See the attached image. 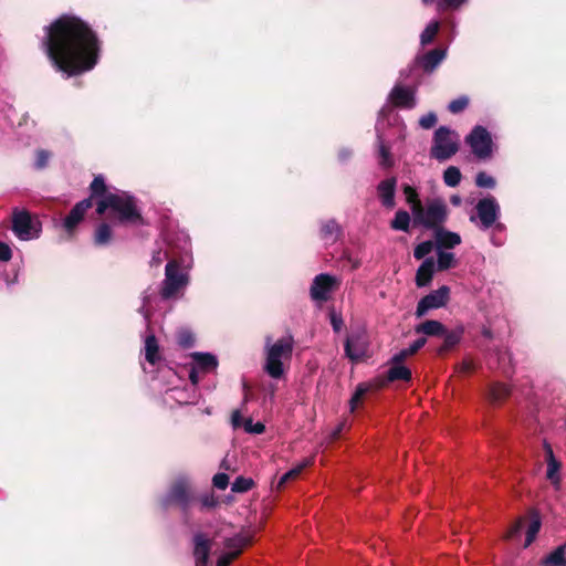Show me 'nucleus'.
I'll return each instance as SVG.
<instances>
[{
  "instance_id": "1",
  "label": "nucleus",
  "mask_w": 566,
  "mask_h": 566,
  "mask_svg": "<svg viewBox=\"0 0 566 566\" xmlns=\"http://www.w3.org/2000/svg\"><path fill=\"white\" fill-rule=\"evenodd\" d=\"M42 46L55 70L66 77L91 71L98 61L96 34L74 15L64 14L45 27Z\"/></svg>"
},
{
  "instance_id": "2",
  "label": "nucleus",
  "mask_w": 566,
  "mask_h": 566,
  "mask_svg": "<svg viewBox=\"0 0 566 566\" xmlns=\"http://www.w3.org/2000/svg\"><path fill=\"white\" fill-rule=\"evenodd\" d=\"M107 210L123 224H142L143 217L134 196L123 190H115L103 196L97 201L96 212L105 213Z\"/></svg>"
},
{
  "instance_id": "3",
  "label": "nucleus",
  "mask_w": 566,
  "mask_h": 566,
  "mask_svg": "<svg viewBox=\"0 0 566 566\" xmlns=\"http://www.w3.org/2000/svg\"><path fill=\"white\" fill-rule=\"evenodd\" d=\"M293 349L294 338L291 334L282 336L275 342L271 336H266L263 370L273 379L282 378L285 374L284 364L291 359Z\"/></svg>"
},
{
  "instance_id": "4",
  "label": "nucleus",
  "mask_w": 566,
  "mask_h": 566,
  "mask_svg": "<svg viewBox=\"0 0 566 566\" xmlns=\"http://www.w3.org/2000/svg\"><path fill=\"white\" fill-rule=\"evenodd\" d=\"M448 218V206L441 198H433L426 201L424 205L415 206L412 219L415 224L426 229L437 230L446 222Z\"/></svg>"
},
{
  "instance_id": "5",
  "label": "nucleus",
  "mask_w": 566,
  "mask_h": 566,
  "mask_svg": "<svg viewBox=\"0 0 566 566\" xmlns=\"http://www.w3.org/2000/svg\"><path fill=\"white\" fill-rule=\"evenodd\" d=\"M189 283L187 271L180 269V264L176 260L169 261L165 266V279L160 286V297L163 300H171L178 296Z\"/></svg>"
},
{
  "instance_id": "6",
  "label": "nucleus",
  "mask_w": 566,
  "mask_h": 566,
  "mask_svg": "<svg viewBox=\"0 0 566 566\" xmlns=\"http://www.w3.org/2000/svg\"><path fill=\"white\" fill-rule=\"evenodd\" d=\"M459 150V135L446 127L440 126L433 136V145L430 150L431 157L439 161L451 158Z\"/></svg>"
},
{
  "instance_id": "7",
  "label": "nucleus",
  "mask_w": 566,
  "mask_h": 566,
  "mask_svg": "<svg viewBox=\"0 0 566 566\" xmlns=\"http://www.w3.org/2000/svg\"><path fill=\"white\" fill-rule=\"evenodd\" d=\"M501 208L497 200L493 196L482 198L475 205V214L470 216V221L476 227L486 231L492 228L499 220Z\"/></svg>"
},
{
  "instance_id": "8",
  "label": "nucleus",
  "mask_w": 566,
  "mask_h": 566,
  "mask_svg": "<svg viewBox=\"0 0 566 566\" xmlns=\"http://www.w3.org/2000/svg\"><path fill=\"white\" fill-rule=\"evenodd\" d=\"M465 143L470 146L472 154L481 160L491 158L493 154V140L490 132L476 125L465 137Z\"/></svg>"
},
{
  "instance_id": "9",
  "label": "nucleus",
  "mask_w": 566,
  "mask_h": 566,
  "mask_svg": "<svg viewBox=\"0 0 566 566\" xmlns=\"http://www.w3.org/2000/svg\"><path fill=\"white\" fill-rule=\"evenodd\" d=\"M345 356L353 363L363 359L368 350L369 342L365 329L350 331L345 340Z\"/></svg>"
},
{
  "instance_id": "10",
  "label": "nucleus",
  "mask_w": 566,
  "mask_h": 566,
  "mask_svg": "<svg viewBox=\"0 0 566 566\" xmlns=\"http://www.w3.org/2000/svg\"><path fill=\"white\" fill-rule=\"evenodd\" d=\"M12 231L18 239L29 241L39 237L40 228L36 227L27 210L14 209L12 213Z\"/></svg>"
},
{
  "instance_id": "11",
  "label": "nucleus",
  "mask_w": 566,
  "mask_h": 566,
  "mask_svg": "<svg viewBox=\"0 0 566 566\" xmlns=\"http://www.w3.org/2000/svg\"><path fill=\"white\" fill-rule=\"evenodd\" d=\"M190 502V486L186 478L177 479L163 500L165 506L176 503L184 512L188 510Z\"/></svg>"
},
{
  "instance_id": "12",
  "label": "nucleus",
  "mask_w": 566,
  "mask_h": 566,
  "mask_svg": "<svg viewBox=\"0 0 566 566\" xmlns=\"http://www.w3.org/2000/svg\"><path fill=\"white\" fill-rule=\"evenodd\" d=\"M338 284L339 282L336 276L328 273H321L316 275L312 282L310 295L313 301L326 302Z\"/></svg>"
},
{
  "instance_id": "13",
  "label": "nucleus",
  "mask_w": 566,
  "mask_h": 566,
  "mask_svg": "<svg viewBox=\"0 0 566 566\" xmlns=\"http://www.w3.org/2000/svg\"><path fill=\"white\" fill-rule=\"evenodd\" d=\"M450 295V289L446 285L432 291L428 295L423 296L417 305L416 316L418 318L424 316L429 311L443 307Z\"/></svg>"
},
{
  "instance_id": "14",
  "label": "nucleus",
  "mask_w": 566,
  "mask_h": 566,
  "mask_svg": "<svg viewBox=\"0 0 566 566\" xmlns=\"http://www.w3.org/2000/svg\"><path fill=\"white\" fill-rule=\"evenodd\" d=\"M93 206L92 199L86 198L77 202L70 213L65 217L63 220V228L64 230L72 234L76 227L82 222L84 219V216L88 209H91Z\"/></svg>"
},
{
  "instance_id": "15",
  "label": "nucleus",
  "mask_w": 566,
  "mask_h": 566,
  "mask_svg": "<svg viewBox=\"0 0 566 566\" xmlns=\"http://www.w3.org/2000/svg\"><path fill=\"white\" fill-rule=\"evenodd\" d=\"M389 98L395 106L412 109L417 105L416 92L410 87L396 85L390 94Z\"/></svg>"
},
{
  "instance_id": "16",
  "label": "nucleus",
  "mask_w": 566,
  "mask_h": 566,
  "mask_svg": "<svg viewBox=\"0 0 566 566\" xmlns=\"http://www.w3.org/2000/svg\"><path fill=\"white\" fill-rule=\"evenodd\" d=\"M195 566H208L211 541L202 532H197L192 538Z\"/></svg>"
},
{
  "instance_id": "17",
  "label": "nucleus",
  "mask_w": 566,
  "mask_h": 566,
  "mask_svg": "<svg viewBox=\"0 0 566 566\" xmlns=\"http://www.w3.org/2000/svg\"><path fill=\"white\" fill-rule=\"evenodd\" d=\"M397 179L395 177L387 178L380 181L377 186V192L381 205L388 209L395 207Z\"/></svg>"
},
{
  "instance_id": "18",
  "label": "nucleus",
  "mask_w": 566,
  "mask_h": 566,
  "mask_svg": "<svg viewBox=\"0 0 566 566\" xmlns=\"http://www.w3.org/2000/svg\"><path fill=\"white\" fill-rule=\"evenodd\" d=\"M447 50L446 49H434L431 50L420 57H418V62L424 72L431 73L433 72L438 65L446 59Z\"/></svg>"
},
{
  "instance_id": "19",
  "label": "nucleus",
  "mask_w": 566,
  "mask_h": 566,
  "mask_svg": "<svg viewBox=\"0 0 566 566\" xmlns=\"http://www.w3.org/2000/svg\"><path fill=\"white\" fill-rule=\"evenodd\" d=\"M434 244L437 250L452 249L461 243V237L440 227L434 230Z\"/></svg>"
},
{
  "instance_id": "20",
  "label": "nucleus",
  "mask_w": 566,
  "mask_h": 566,
  "mask_svg": "<svg viewBox=\"0 0 566 566\" xmlns=\"http://www.w3.org/2000/svg\"><path fill=\"white\" fill-rule=\"evenodd\" d=\"M544 449L546 451V462H547L546 476L555 486H559L560 463L556 460L553 449L547 442H544Z\"/></svg>"
},
{
  "instance_id": "21",
  "label": "nucleus",
  "mask_w": 566,
  "mask_h": 566,
  "mask_svg": "<svg viewBox=\"0 0 566 566\" xmlns=\"http://www.w3.org/2000/svg\"><path fill=\"white\" fill-rule=\"evenodd\" d=\"M191 365L205 374L214 370L218 366L217 357L210 353L195 352L191 354Z\"/></svg>"
},
{
  "instance_id": "22",
  "label": "nucleus",
  "mask_w": 566,
  "mask_h": 566,
  "mask_svg": "<svg viewBox=\"0 0 566 566\" xmlns=\"http://www.w3.org/2000/svg\"><path fill=\"white\" fill-rule=\"evenodd\" d=\"M434 268L436 263L433 258H426L423 260L416 273V285L418 287H424L430 284L434 273Z\"/></svg>"
},
{
  "instance_id": "23",
  "label": "nucleus",
  "mask_w": 566,
  "mask_h": 566,
  "mask_svg": "<svg viewBox=\"0 0 566 566\" xmlns=\"http://www.w3.org/2000/svg\"><path fill=\"white\" fill-rule=\"evenodd\" d=\"M342 233L340 226L334 219L322 222L321 237L327 244L335 243Z\"/></svg>"
},
{
  "instance_id": "24",
  "label": "nucleus",
  "mask_w": 566,
  "mask_h": 566,
  "mask_svg": "<svg viewBox=\"0 0 566 566\" xmlns=\"http://www.w3.org/2000/svg\"><path fill=\"white\" fill-rule=\"evenodd\" d=\"M377 157L378 164L382 168H390L394 165V159L390 153V146L386 145L382 136L377 133Z\"/></svg>"
},
{
  "instance_id": "25",
  "label": "nucleus",
  "mask_w": 566,
  "mask_h": 566,
  "mask_svg": "<svg viewBox=\"0 0 566 566\" xmlns=\"http://www.w3.org/2000/svg\"><path fill=\"white\" fill-rule=\"evenodd\" d=\"M145 359L151 364L155 365L161 359V356L159 354V345L154 334H150L145 339Z\"/></svg>"
},
{
  "instance_id": "26",
  "label": "nucleus",
  "mask_w": 566,
  "mask_h": 566,
  "mask_svg": "<svg viewBox=\"0 0 566 566\" xmlns=\"http://www.w3.org/2000/svg\"><path fill=\"white\" fill-rule=\"evenodd\" d=\"M390 367L387 370V379L389 381L396 380H405L408 381L411 379V370L406 367L403 364L390 363Z\"/></svg>"
},
{
  "instance_id": "27",
  "label": "nucleus",
  "mask_w": 566,
  "mask_h": 566,
  "mask_svg": "<svg viewBox=\"0 0 566 566\" xmlns=\"http://www.w3.org/2000/svg\"><path fill=\"white\" fill-rule=\"evenodd\" d=\"M543 566H566V544L559 545L543 560Z\"/></svg>"
},
{
  "instance_id": "28",
  "label": "nucleus",
  "mask_w": 566,
  "mask_h": 566,
  "mask_svg": "<svg viewBox=\"0 0 566 566\" xmlns=\"http://www.w3.org/2000/svg\"><path fill=\"white\" fill-rule=\"evenodd\" d=\"M446 328L442 323L434 319L426 321L418 326H416V333H421L427 336H440L444 334Z\"/></svg>"
},
{
  "instance_id": "29",
  "label": "nucleus",
  "mask_w": 566,
  "mask_h": 566,
  "mask_svg": "<svg viewBox=\"0 0 566 566\" xmlns=\"http://www.w3.org/2000/svg\"><path fill=\"white\" fill-rule=\"evenodd\" d=\"M531 522L528 524L527 531H526V538L524 547H528L534 539L536 538V535L538 534L542 525L541 515L537 511H531L530 513Z\"/></svg>"
},
{
  "instance_id": "30",
  "label": "nucleus",
  "mask_w": 566,
  "mask_h": 566,
  "mask_svg": "<svg viewBox=\"0 0 566 566\" xmlns=\"http://www.w3.org/2000/svg\"><path fill=\"white\" fill-rule=\"evenodd\" d=\"M113 238L112 228L108 223L103 222L97 226L94 233V244L97 247H104L111 243Z\"/></svg>"
},
{
  "instance_id": "31",
  "label": "nucleus",
  "mask_w": 566,
  "mask_h": 566,
  "mask_svg": "<svg viewBox=\"0 0 566 566\" xmlns=\"http://www.w3.org/2000/svg\"><path fill=\"white\" fill-rule=\"evenodd\" d=\"M423 4H430L433 0H421ZM439 11H458L465 6L469 0H434Z\"/></svg>"
},
{
  "instance_id": "32",
  "label": "nucleus",
  "mask_w": 566,
  "mask_h": 566,
  "mask_svg": "<svg viewBox=\"0 0 566 566\" xmlns=\"http://www.w3.org/2000/svg\"><path fill=\"white\" fill-rule=\"evenodd\" d=\"M249 539L248 537L238 534L233 537L226 538L224 541V548L229 551L230 553H235V557L241 553L243 547L248 545Z\"/></svg>"
},
{
  "instance_id": "33",
  "label": "nucleus",
  "mask_w": 566,
  "mask_h": 566,
  "mask_svg": "<svg viewBox=\"0 0 566 566\" xmlns=\"http://www.w3.org/2000/svg\"><path fill=\"white\" fill-rule=\"evenodd\" d=\"M410 226V216L405 210H399L396 212L395 218L390 222V227L394 230L408 232Z\"/></svg>"
},
{
  "instance_id": "34",
  "label": "nucleus",
  "mask_w": 566,
  "mask_h": 566,
  "mask_svg": "<svg viewBox=\"0 0 566 566\" xmlns=\"http://www.w3.org/2000/svg\"><path fill=\"white\" fill-rule=\"evenodd\" d=\"M440 29L439 21H430L420 34V43L422 46L430 44Z\"/></svg>"
},
{
  "instance_id": "35",
  "label": "nucleus",
  "mask_w": 566,
  "mask_h": 566,
  "mask_svg": "<svg viewBox=\"0 0 566 566\" xmlns=\"http://www.w3.org/2000/svg\"><path fill=\"white\" fill-rule=\"evenodd\" d=\"M438 260L437 268L440 271L448 270L455 265V255L453 252H448L444 250H437Z\"/></svg>"
},
{
  "instance_id": "36",
  "label": "nucleus",
  "mask_w": 566,
  "mask_h": 566,
  "mask_svg": "<svg viewBox=\"0 0 566 566\" xmlns=\"http://www.w3.org/2000/svg\"><path fill=\"white\" fill-rule=\"evenodd\" d=\"M461 171L455 166H449L443 171V181L448 187H457L461 181Z\"/></svg>"
},
{
  "instance_id": "37",
  "label": "nucleus",
  "mask_w": 566,
  "mask_h": 566,
  "mask_svg": "<svg viewBox=\"0 0 566 566\" xmlns=\"http://www.w3.org/2000/svg\"><path fill=\"white\" fill-rule=\"evenodd\" d=\"M90 188L92 197H99V199H102L103 196L108 193L106 190L105 179L102 175H98L93 179Z\"/></svg>"
},
{
  "instance_id": "38",
  "label": "nucleus",
  "mask_w": 566,
  "mask_h": 566,
  "mask_svg": "<svg viewBox=\"0 0 566 566\" xmlns=\"http://www.w3.org/2000/svg\"><path fill=\"white\" fill-rule=\"evenodd\" d=\"M511 390L509 386L504 384H495L490 390V397L494 402L501 401L510 395Z\"/></svg>"
},
{
  "instance_id": "39",
  "label": "nucleus",
  "mask_w": 566,
  "mask_h": 566,
  "mask_svg": "<svg viewBox=\"0 0 566 566\" xmlns=\"http://www.w3.org/2000/svg\"><path fill=\"white\" fill-rule=\"evenodd\" d=\"M462 334H463L462 328L451 331V332L446 331L444 334H442V336L444 337L443 348L448 349V348H451L454 345H457L460 342Z\"/></svg>"
},
{
  "instance_id": "40",
  "label": "nucleus",
  "mask_w": 566,
  "mask_h": 566,
  "mask_svg": "<svg viewBox=\"0 0 566 566\" xmlns=\"http://www.w3.org/2000/svg\"><path fill=\"white\" fill-rule=\"evenodd\" d=\"M436 247L434 242L428 240V241H423L421 243H419L415 250H413V256L417 259V260H421V259H424L428 254L431 253V251L433 250V248Z\"/></svg>"
},
{
  "instance_id": "41",
  "label": "nucleus",
  "mask_w": 566,
  "mask_h": 566,
  "mask_svg": "<svg viewBox=\"0 0 566 566\" xmlns=\"http://www.w3.org/2000/svg\"><path fill=\"white\" fill-rule=\"evenodd\" d=\"M475 184L479 188L493 189L496 186L495 179L484 171L476 174Z\"/></svg>"
},
{
  "instance_id": "42",
  "label": "nucleus",
  "mask_w": 566,
  "mask_h": 566,
  "mask_svg": "<svg viewBox=\"0 0 566 566\" xmlns=\"http://www.w3.org/2000/svg\"><path fill=\"white\" fill-rule=\"evenodd\" d=\"M311 463L310 460H305L303 461L302 463H300L298 465H296L295 468L289 470L287 472H285L280 481H279V486H282L284 483H286L289 480L291 479H294L296 478L304 468H306L308 464Z\"/></svg>"
},
{
  "instance_id": "43",
  "label": "nucleus",
  "mask_w": 566,
  "mask_h": 566,
  "mask_svg": "<svg viewBox=\"0 0 566 566\" xmlns=\"http://www.w3.org/2000/svg\"><path fill=\"white\" fill-rule=\"evenodd\" d=\"M253 486V480L244 476H238L232 485L231 490L237 493H243L249 491Z\"/></svg>"
},
{
  "instance_id": "44",
  "label": "nucleus",
  "mask_w": 566,
  "mask_h": 566,
  "mask_svg": "<svg viewBox=\"0 0 566 566\" xmlns=\"http://www.w3.org/2000/svg\"><path fill=\"white\" fill-rule=\"evenodd\" d=\"M469 105V98L464 95L451 101L448 105V109L452 114H458L464 111Z\"/></svg>"
},
{
  "instance_id": "45",
  "label": "nucleus",
  "mask_w": 566,
  "mask_h": 566,
  "mask_svg": "<svg viewBox=\"0 0 566 566\" xmlns=\"http://www.w3.org/2000/svg\"><path fill=\"white\" fill-rule=\"evenodd\" d=\"M403 193L406 195V200L408 205L410 206L411 213L413 212L415 206H420L422 202L420 201L418 193L415 188L411 186H405L403 187Z\"/></svg>"
},
{
  "instance_id": "46",
  "label": "nucleus",
  "mask_w": 566,
  "mask_h": 566,
  "mask_svg": "<svg viewBox=\"0 0 566 566\" xmlns=\"http://www.w3.org/2000/svg\"><path fill=\"white\" fill-rule=\"evenodd\" d=\"M243 429L248 433L260 434L264 432L265 427L262 422H253L251 418H247L243 421Z\"/></svg>"
},
{
  "instance_id": "47",
  "label": "nucleus",
  "mask_w": 566,
  "mask_h": 566,
  "mask_svg": "<svg viewBox=\"0 0 566 566\" xmlns=\"http://www.w3.org/2000/svg\"><path fill=\"white\" fill-rule=\"evenodd\" d=\"M50 158H51V154L48 150H44V149L36 150L34 167L36 169L45 168L49 164Z\"/></svg>"
},
{
  "instance_id": "48",
  "label": "nucleus",
  "mask_w": 566,
  "mask_h": 566,
  "mask_svg": "<svg viewBox=\"0 0 566 566\" xmlns=\"http://www.w3.org/2000/svg\"><path fill=\"white\" fill-rule=\"evenodd\" d=\"M367 387L365 385H358L353 397L349 400V408L350 411L354 412L357 408L358 402L360 401L361 397L366 394Z\"/></svg>"
},
{
  "instance_id": "49",
  "label": "nucleus",
  "mask_w": 566,
  "mask_h": 566,
  "mask_svg": "<svg viewBox=\"0 0 566 566\" xmlns=\"http://www.w3.org/2000/svg\"><path fill=\"white\" fill-rule=\"evenodd\" d=\"M174 399L178 403H186V391L180 388H171L166 392V400Z\"/></svg>"
},
{
  "instance_id": "50",
  "label": "nucleus",
  "mask_w": 566,
  "mask_h": 566,
  "mask_svg": "<svg viewBox=\"0 0 566 566\" xmlns=\"http://www.w3.org/2000/svg\"><path fill=\"white\" fill-rule=\"evenodd\" d=\"M201 509H213L218 505V499L212 493L202 494L199 499Z\"/></svg>"
},
{
  "instance_id": "51",
  "label": "nucleus",
  "mask_w": 566,
  "mask_h": 566,
  "mask_svg": "<svg viewBox=\"0 0 566 566\" xmlns=\"http://www.w3.org/2000/svg\"><path fill=\"white\" fill-rule=\"evenodd\" d=\"M437 123V115L433 112H429L428 114L423 115L419 119V125L423 129H430L432 128Z\"/></svg>"
},
{
  "instance_id": "52",
  "label": "nucleus",
  "mask_w": 566,
  "mask_h": 566,
  "mask_svg": "<svg viewBox=\"0 0 566 566\" xmlns=\"http://www.w3.org/2000/svg\"><path fill=\"white\" fill-rule=\"evenodd\" d=\"M150 296H151V294H150L149 290H146L143 292V294H142L143 304L138 310V312L144 316V318L146 321L149 318V315H150L149 308H148V303H149Z\"/></svg>"
},
{
  "instance_id": "53",
  "label": "nucleus",
  "mask_w": 566,
  "mask_h": 566,
  "mask_svg": "<svg viewBox=\"0 0 566 566\" xmlns=\"http://www.w3.org/2000/svg\"><path fill=\"white\" fill-rule=\"evenodd\" d=\"M213 485L219 490H226L229 484V476L226 473H217L212 479Z\"/></svg>"
},
{
  "instance_id": "54",
  "label": "nucleus",
  "mask_w": 566,
  "mask_h": 566,
  "mask_svg": "<svg viewBox=\"0 0 566 566\" xmlns=\"http://www.w3.org/2000/svg\"><path fill=\"white\" fill-rule=\"evenodd\" d=\"M329 317H331V325L333 327V331L336 333L340 332V329L343 328V325H344V321H343L342 316L339 314H337L336 312H331Z\"/></svg>"
},
{
  "instance_id": "55",
  "label": "nucleus",
  "mask_w": 566,
  "mask_h": 566,
  "mask_svg": "<svg viewBox=\"0 0 566 566\" xmlns=\"http://www.w3.org/2000/svg\"><path fill=\"white\" fill-rule=\"evenodd\" d=\"M235 558V553H230L227 551L226 553H222L218 559L216 566H229L230 563Z\"/></svg>"
},
{
  "instance_id": "56",
  "label": "nucleus",
  "mask_w": 566,
  "mask_h": 566,
  "mask_svg": "<svg viewBox=\"0 0 566 566\" xmlns=\"http://www.w3.org/2000/svg\"><path fill=\"white\" fill-rule=\"evenodd\" d=\"M12 258V250L9 244L0 241V261L8 262Z\"/></svg>"
},
{
  "instance_id": "57",
  "label": "nucleus",
  "mask_w": 566,
  "mask_h": 566,
  "mask_svg": "<svg viewBox=\"0 0 566 566\" xmlns=\"http://www.w3.org/2000/svg\"><path fill=\"white\" fill-rule=\"evenodd\" d=\"M412 354L408 352V348H403L401 350H399L398 353H396L391 358H390V363H398V364H402L403 360L411 356Z\"/></svg>"
},
{
  "instance_id": "58",
  "label": "nucleus",
  "mask_w": 566,
  "mask_h": 566,
  "mask_svg": "<svg viewBox=\"0 0 566 566\" xmlns=\"http://www.w3.org/2000/svg\"><path fill=\"white\" fill-rule=\"evenodd\" d=\"M178 342L180 345L188 347V346L192 345L193 337H192L191 333L185 331L179 334Z\"/></svg>"
},
{
  "instance_id": "59",
  "label": "nucleus",
  "mask_w": 566,
  "mask_h": 566,
  "mask_svg": "<svg viewBox=\"0 0 566 566\" xmlns=\"http://www.w3.org/2000/svg\"><path fill=\"white\" fill-rule=\"evenodd\" d=\"M243 421L241 412L239 410H234L231 415V424L233 429H238L241 426L243 427Z\"/></svg>"
},
{
  "instance_id": "60",
  "label": "nucleus",
  "mask_w": 566,
  "mask_h": 566,
  "mask_svg": "<svg viewBox=\"0 0 566 566\" xmlns=\"http://www.w3.org/2000/svg\"><path fill=\"white\" fill-rule=\"evenodd\" d=\"M201 374H203L201 370L195 368V366L192 365L190 366L189 379L193 386H196L199 382Z\"/></svg>"
},
{
  "instance_id": "61",
  "label": "nucleus",
  "mask_w": 566,
  "mask_h": 566,
  "mask_svg": "<svg viewBox=\"0 0 566 566\" xmlns=\"http://www.w3.org/2000/svg\"><path fill=\"white\" fill-rule=\"evenodd\" d=\"M523 521L518 520L514 525L511 526L506 534V538H513L517 536L522 530Z\"/></svg>"
},
{
  "instance_id": "62",
  "label": "nucleus",
  "mask_w": 566,
  "mask_h": 566,
  "mask_svg": "<svg viewBox=\"0 0 566 566\" xmlns=\"http://www.w3.org/2000/svg\"><path fill=\"white\" fill-rule=\"evenodd\" d=\"M426 344V338L421 337L416 339L412 344H410L408 348V352L412 355L416 354L420 348H422Z\"/></svg>"
},
{
  "instance_id": "63",
  "label": "nucleus",
  "mask_w": 566,
  "mask_h": 566,
  "mask_svg": "<svg viewBox=\"0 0 566 566\" xmlns=\"http://www.w3.org/2000/svg\"><path fill=\"white\" fill-rule=\"evenodd\" d=\"M352 154H353L352 150L348 148L340 149L338 153L339 161L345 163L346 160H348L352 157Z\"/></svg>"
},
{
  "instance_id": "64",
  "label": "nucleus",
  "mask_w": 566,
  "mask_h": 566,
  "mask_svg": "<svg viewBox=\"0 0 566 566\" xmlns=\"http://www.w3.org/2000/svg\"><path fill=\"white\" fill-rule=\"evenodd\" d=\"M161 252L160 251H157L154 255H153V260H151V263L154 264H159L161 262Z\"/></svg>"
}]
</instances>
